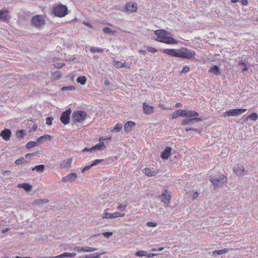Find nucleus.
Instances as JSON below:
<instances>
[{"mask_svg": "<svg viewBox=\"0 0 258 258\" xmlns=\"http://www.w3.org/2000/svg\"><path fill=\"white\" fill-rule=\"evenodd\" d=\"M165 54L172 57L184 59H190L195 57L196 52L185 47H181L179 49L166 48L162 50Z\"/></svg>", "mask_w": 258, "mask_h": 258, "instance_id": "1", "label": "nucleus"}, {"mask_svg": "<svg viewBox=\"0 0 258 258\" xmlns=\"http://www.w3.org/2000/svg\"><path fill=\"white\" fill-rule=\"evenodd\" d=\"M155 34L157 35L156 41L166 43L167 44H176L179 41L175 39L171 36V34L163 29H158L154 31Z\"/></svg>", "mask_w": 258, "mask_h": 258, "instance_id": "2", "label": "nucleus"}, {"mask_svg": "<svg viewBox=\"0 0 258 258\" xmlns=\"http://www.w3.org/2000/svg\"><path fill=\"white\" fill-rule=\"evenodd\" d=\"M53 13L55 16L62 18L68 14V10L66 6L58 4L53 7Z\"/></svg>", "mask_w": 258, "mask_h": 258, "instance_id": "3", "label": "nucleus"}, {"mask_svg": "<svg viewBox=\"0 0 258 258\" xmlns=\"http://www.w3.org/2000/svg\"><path fill=\"white\" fill-rule=\"evenodd\" d=\"M87 116V113L85 111L78 110L73 112L72 119L75 123H81L86 119Z\"/></svg>", "mask_w": 258, "mask_h": 258, "instance_id": "4", "label": "nucleus"}, {"mask_svg": "<svg viewBox=\"0 0 258 258\" xmlns=\"http://www.w3.org/2000/svg\"><path fill=\"white\" fill-rule=\"evenodd\" d=\"M31 22L32 26L40 28L45 24V17L43 15H35L32 18Z\"/></svg>", "mask_w": 258, "mask_h": 258, "instance_id": "5", "label": "nucleus"}, {"mask_svg": "<svg viewBox=\"0 0 258 258\" xmlns=\"http://www.w3.org/2000/svg\"><path fill=\"white\" fill-rule=\"evenodd\" d=\"M108 210V209H107L104 213L102 217L103 219H113L118 217H123L125 216L124 212H115L112 213H107L106 211Z\"/></svg>", "mask_w": 258, "mask_h": 258, "instance_id": "6", "label": "nucleus"}, {"mask_svg": "<svg viewBox=\"0 0 258 258\" xmlns=\"http://www.w3.org/2000/svg\"><path fill=\"white\" fill-rule=\"evenodd\" d=\"M210 180L215 187L221 186L227 181V178L224 175H222L219 178H211Z\"/></svg>", "mask_w": 258, "mask_h": 258, "instance_id": "7", "label": "nucleus"}, {"mask_svg": "<svg viewBox=\"0 0 258 258\" xmlns=\"http://www.w3.org/2000/svg\"><path fill=\"white\" fill-rule=\"evenodd\" d=\"M71 113V109L70 108L66 110L61 113L60 116V120L64 124H67L70 122V116Z\"/></svg>", "mask_w": 258, "mask_h": 258, "instance_id": "8", "label": "nucleus"}, {"mask_svg": "<svg viewBox=\"0 0 258 258\" xmlns=\"http://www.w3.org/2000/svg\"><path fill=\"white\" fill-rule=\"evenodd\" d=\"M246 111V109H231L225 113L224 116H237Z\"/></svg>", "mask_w": 258, "mask_h": 258, "instance_id": "9", "label": "nucleus"}, {"mask_svg": "<svg viewBox=\"0 0 258 258\" xmlns=\"http://www.w3.org/2000/svg\"><path fill=\"white\" fill-rule=\"evenodd\" d=\"M12 135V132L10 130L5 128L0 133V136L6 141L10 140Z\"/></svg>", "mask_w": 258, "mask_h": 258, "instance_id": "10", "label": "nucleus"}, {"mask_svg": "<svg viewBox=\"0 0 258 258\" xmlns=\"http://www.w3.org/2000/svg\"><path fill=\"white\" fill-rule=\"evenodd\" d=\"M143 110L145 114H151L153 113L154 107L152 106H150L146 102H144L143 103Z\"/></svg>", "mask_w": 258, "mask_h": 258, "instance_id": "11", "label": "nucleus"}, {"mask_svg": "<svg viewBox=\"0 0 258 258\" xmlns=\"http://www.w3.org/2000/svg\"><path fill=\"white\" fill-rule=\"evenodd\" d=\"M125 8L127 11L135 12L137 10L138 6L136 3L129 2L125 5Z\"/></svg>", "mask_w": 258, "mask_h": 258, "instance_id": "12", "label": "nucleus"}, {"mask_svg": "<svg viewBox=\"0 0 258 258\" xmlns=\"http://www.w3.org/2000/svg\"><path fill=\"white\" fill-rule=\"evenodd\" d=\"M9 11L6 10H0V20L4 21H9L10 19V16L8 15Z\"/></svg>", "mask_w": 258, "mask_h": 258, "instance_id": "13", "label": "nucleus"}, {"mask_svg": "<svg viewBox=\"0 0 258 258\" xmlns=\"http://www.w3.org/2000/svg\"><path fill=\"white\" fill-rule=\"evenodd\" d=\"M77 177V175L76 173H72L63 177L62 178V181L64 182H66L69 181H72L75 180Z\"/></svg>", "mask_w": 258, "mask_h": 258, "instance_id": "14", "label": "nucleus"}, {"mask_svg": "<svg viewBox=\"0 0 258 258\" xmlns=\"http://www.w3.org/2000/svg\"><path fill=\"white\" fill-rule=\"evenodd\" d=\"M171 148L169 147H166L161 154V158L163 159H167L171 155Z\"/></svg>", "mask_w": 258, "mask_h": 258, "instance_id": "15", "label": "nucleus"}, {"mask_svg": "<svg viewBox=\"0 0 258 258\" xmlns=\"http://www.w3.org/2000/svg\"><path fill=\"white\" fill-rule=\"evenodd\" d=\"M72 162V158H68L63 160L60 163V167L64 169L66 168H70Z\"/></svg>", "mask_w": 258, "mask_h": 258, "instance_id": "16", "label": "nucleus"}, {"mask_svg": "<svg viewBox=\"0 0 258 258\" xmlns=\"http://www.w3.org/2000/svg\"><path fill=\"white\" fill-rule=\"evenodd\" d=\"M136 125V123L133 121H128L125 123L124 130L126 133H129L132 130V128Z\"/></svg>", "mask_w": 258, "mask_h": 258, "instance_id": "17", "label": "nucleus"}, {"mask_svg": "<svg viewBox=\"0 0 258 258\" xmlns=\"http://www.w3.org/2000/svg\"><path fill=\"white\" fill-rule=\"evenodd\" d=\"M185 112V110L183 109H179L176 111H174L172 114V118H176L179 116L184 117L185 114L184 113Z\"/></svg>", "mask_w": 258, "mask_h": 258, "instance_id": "18", "label": "nucleus"}, {"mask_svg": "<svg viewBox=\"0 0 258 258\" xmlns=\"http://www.w3.org/2000/svg\"><path fill=\"white\" fill-rule=\"evenodd\" d=\"M185 112L184 113V114H185V115L184 117L196 118L199 115V113L195 111L187 110H185Z\"/></svg>", "mask_w": 258, "mask_h": 258, "instance_id": "19", "label": "nucleus"}, {"mask_svg": "<svg viewBox=\"0 0 258 258\" xmlns=\"http://www.w3.org/2000/svg\"><path fill=\"white\" fill-rule=\"evenodd\" d=\"M202 120V118L200 117H196L193 118H190V119H184L182 121V124L183 125H187L188 124H190V123L194 121H196L197 122L201 121Z\"/></svg>", "mask_w": 258, "mask_h": 258, "instance_id": "20", "label": "nucleus"}, {"mask_svg": "<svg viewBox=\"0 0 258 258\" xmlns=\"http://www.w3.org/2000/svg\"><path fill=\"white\" fill-rule=\"evenodd\" d=\"M171 200V195L167 194V190L162 195V201L165 204H168Z\"/></svg>", "mask_w": 258, "mask_h": 258, "instance_id": "21", "label": "nucleus"}, {"mask_svg": "<svg viewBox=\"0 0 258 258\" xmlns=\"http://www.w3.org/2000/svg\"><path fill=\"white\" fill-rule=\"evenodd\" d=\"M144 170L145 175L148 177L154 176L156 175L159 171L158 170L157 171H152L151 169L149 168H145Z\"/></svg>", "mask_w": 258, "mask_h": 258, "instance_id": "22", "label": "nucleus"}, {"mask_svg": "<svg viewBox=\"0 0 258 258\" xmlns=\"http://www.w3.org/2000/svg\"><path fill=\"white\" fill-rule=\"evenodd\" d=\"M209 72L215 75H219L220 74V72L218 66L215 65L211 67L209 70Z\"/></svg>", "mask_w": 258, "mask_h": 258, "instance_id": "23", "label": "nucleus"}, {"mask_svg": "<svg viewBox=\"0 0 258 258\" xmlns=\"http://www.w3.org/2000/svg\"><path fill=\"white\" fill-rule=\"evenodd\" d=\"M229 251V249L228 248H224L220 250H215L213 251L212 254L213 255L215 256L217 254L221 255L227 253Z\"/></svg>", "mask_w": 258, "mask_h": 258, "instance_id": "24", "label": "nucleus"}, {"mask_svg": "<svg viewBox=\"0 0 258 258\" xmlns=\"http://www.w3.org/2000/svg\"><path fill=\"white\" fill-rule=\"evenodd\" d=\"M51 139H52V137L51 136L48 135H44V136L39 137L37 139V142L40 143H42L43 141H46V140H50Z\"/></svg>", "mask_w": 258, "mask_h": 258, "instance_id": "25", "label": "nucleus"}, {"mask_svg": "<svg viewBox=\"0 0 258 258\" xmlns=\"http://www.w3.org/2000/svg\"><path fill=\"white\" fill-rule=\"evenodd\" d=\"M18 187L23 188L26 191H30L32 189V186L27 183L19 184Z\"/></svg>", "mask_w": 258, "mask_h": 258, "instance_id": "26", "label": "nucleus"}, {"mask_svg": "<svg viewBox=\"0 0 258 258\" xmlns=\"http://www.w3.org/2000/svg\"><path fill=\"white\" fill-rule=\"evenodd\" d=\"M244 171V167L243 166H238V167L236 168H234L233 169V172L236 174L237 175H241Z\"/></svg>", "mask_w": 258, "mask_h": 258, "instance_id": "27", "label": "nucleus"}, {"mask_svg": "<svg viewBox=\"0 0 258 258\" xmlns=\"http://www.w3.org/2000/svg\"><path fill=\"white\" fill-rule=\"evenodd\" d=\"M105 148V146L103 142H100L98 144L96 145L95 146L92 147V149L93 150H103Z\"/></svg>", "mask_w": 258, "mask_h": 258, "instance_id": "28", "label": "nucleus"}, {"mask_svg": "<svg viewBox=\"0 0 258 258\" xmlns=\"http://www.w3.org/2000/svg\"><path fill=\"white\" fill-rule=\"evenodd\" d=\"M87 79L85 76H80L77 78V82L82 85H85L86 83Z\"/></svg>", "mask_w": 258, "mask_h": 258, "instance_id": "29", "label": "nucleus"}, {"mask_svg": "<svg viewBox=\"0 0 258 258\" xmlns=\"http://www.w3.org/2000/svg\"><path fill=\"white\" fill-rule=\"evenodd\" d=\"M45 168V166L44 165H39L35 166L34 168H33L32 170H36L38 172H42L44 171Z\"/></svg>", "mask_w": 258, "mask_h": 258, "instance_id": "30", "label": "nucleus"}, {"mask_svg": "<svg viewBox=\"0 0 258 258\" xmlns=\"http://www.w3.org/2000/svg\"><path fill=\"white\" fill-rule=\"evenodd\" d=\"M112 64L116 68H122L125 67L123 63L117 60L113 61Z\"/></svg>", "mask_w": 258, "mask_h": 258, "instance_id": "31", "label": "nucleus"}, {"mask_svg": "<svg viewBox=\"0 0 258 258\" xmlns=\"http://www.w3.org/2000/svg\"><path fill=\"white\" fill-rule=\"evenodd\" d=\"M122 128V125L120 123H117L112 130H111V132H119Z\"/></svg>", "mask_w": 258, "mask_h": 258, "instance_id": "32", "label": "nucleus"}, {"mask_svg": "<svg viewBox=\"0 0 258 258\" xmlns=\"http://www.w3.org/2000/svg\"><path fill=\"white\" fill-rule=\"evenodd\" d=\"M257 118L258 115L256 113H252L251 114H250L247 117L246 119L248 120L249 119L254 121L256 120L257 119Z\"/></svg>", "mask_w": 258, "mask_h": 258, "instance_id": "33", "label": "nucleus"}, {"mask_svg": "<svg viewBox=\"0 0 258 258\" xmlns=\"http://www.w3.org/2000/svg\"><path fill=\"white\" fill-rule=\"evenodd\" d=\"M76 255V253H74V252H72V253L64 252V253L60 254V255H59V256L60 257H64V256L74 257Z\"/></svg>", "mask_w": 258, "mask_h": 258, "instance_id": "34", "label": "nucleus"}, {"mask_svg": "<svg viewBox=\"0 0 258 258\" xmlns=\"http://www.w3.org/2000/svg\"><path fill=\"white\" fill-rule=\"evenodd\" d=\"M38 142L37 141V142H34V141H30V142H29L27 145H26V147L28 149L29 148H33L36 146L38 144Z\"/></svg>", "mask_w": 258, "mask_h": 258, "instance_id": "35", "label": "nucleus"}, {"mask_svg": "<svg viewBox=\"0 0 258 258\" xmlns=\"http://www.w3.org/2000/svg\"><path fill=\"white\" fill-rule=\"evenodd\" d=\"M127 207V204H119L117 209L119 210L121 212H124L125 209H126Z\"/></svg>", "mask_w": 258, "mask_h": 258, "instance_id": "36", "label": "nucleus"}, {"mask_svg": "<svg viewBox=\"0 0 258 258\" xmlns=\"http://www.w3.org/2000/svg\"><path fill=\"white\" fill-rule=\"evenodd\" d=\"M103 31L104 32V33H106V34H114V33H115L116 32V31L111 30L108 27L103 28Z\"/></svg>", "mask_w": 258, "mask_h": 258, "instance_id": "37", "label": "nucleus"}, {"mask_svg": "<svg viewBox=\"0 0 258 258\" xmlns=\"http://www.w3.org/2000/svg\"><path fill=\"white\" fill-rule=\"evenodd\" d=\"M90 51L93 53H95L96 52H102L103 51H104V49L101 48H96L95 47H91Z\"/></svg>", "mask_w": 258, "mask_h": 258, "instance_id": "38", "label": "nucleus"}, {"mask_svg": "<svg viewBox=\"0 0 258 258\" xmlns=\"http://www.w3.org/2000/svg\"><path fill=\"white\" fill-rule=\"evenodd\" d=\"M83 250H84V252H89L95 251L97 250V248L88 247V246H86V247H83Z\"/></svg>", "mask_w": 258, "mask_h": 258, "instance_id": "39", "label": "nucleus"}, {"mask_svg": "<svg viewBox=\"0 0 258 258\" xmlns=\"http://www.w3.org/2000/svg\"><path fill=\"white\" fill-rule=\"evenodd\" d=\"M25 135V133L23 130H20L18 131L16 133V136L18 139H22L24 137Z\"/></svg>", "mask_w": 258, "mask_h": 258, "instance_id": "40", "label": "nucleus"}, {"mask_svg": "<svg viewBox=\"0 0 258 258\" xmlns=\"http://www.w3.org/2000/svg\"><path fill=\"white\" fill-rule=\"evenodd\" d=\"M147 255V252L143 250H139L136 252V255L138 256H146Z\"/></svg>", "mask_w": 258, "mask_h": 258, "instance_id": "41", "label": "nucleus"}, {"mask_svg": "<svg viewBox=\"0 0 258 258\" xmlns=\"http://www.w3.org/2000/svg\"><path fill=\"white\" fill-rule=\"evenodd\" d=\"M190 70L189 67L188 66H185L183 67L182 70L181 71L180 73L185 74L188 72Z\"/></svg>", "mask_w": 258, "mask_h": 258, "instance_id": "42", "label": "nucleus"}, {"mask_svg": "<svg viewBox=\"0 0 258 258\" xmlns=\"http://www.w3.org/2000/svg\"><path fill=\"white\" fill-rule=\"evenodd\" d=\"M100 254H89L86 255L85 258H99Z\"/></svg>", "mask_w": 258, "mask_h": 258, "instance_id": "43", "label": "nucleus"}, {"mask_svg": "<svg viewBox=\"0 0 258 258\" xmlns=\"http://www.w3.org/2000/svg\"><path fill=\"white\" fill-rule=\"evenodd\" d=\"M103 161V159H96L91 164V166H94L98 164V163L102 162Z\"/></svg>", "mask_w": 258, "mask_h": 258, "instance_id": "44", "label": "nucleus"}, {"mask_svg": "<svg viewBox=\"0 0 258 258\" xmlns=\"http://www.w3.org/2000/svg\"><path fill=\"white\" fill-rule=\"evenodd\" d=\"M54 66L56 68L60 69L62 68L64 66V63H56L54 64Z\"/></svg>", "mask_w": 258, "mask_h": 258, "instance_id": "45", "label": "nucleus"}, {"mask_svg": "<svg viewBox=\"0 0 258 258\" xmlns=\"http://www.w3.org/2000/svg\"><path fill=\"white\" fill-rule=\"evenodd\" d=\"M24 161V159L22 157L21 158H19L17 160H16L15 161V163L17 165H20L22 163V162H23Z\"/></svg>", "mask_w": 258, "mask_h": 258, "instance_id": "46", "label": "nucleus"}, {"mask_svg": "<svg viewBox=\"0 0 258 258\" xmlns=\"http://www.w3.org/2000/svg\"><path fill=\"white\" fill-rule=\"evenodd\" d=\"M147 50L152 53H155L157 51L155 48L152 47H148Z\"/></svg>", "mask_w": 258, "mask_h": 258, "instance_id": "47", "label": "nucleus"}, {"mask_svg": "<svg viewBox=\"0 0 258 258\" xmlns=\"http://www.w3.org/2000/svg\"><path fill=\"white\" fill-rule=\"evenodd\" d=\"M37 153H38V152H35V153H28V154H27L25 155V157L27 158H30V157H31L32 156H34L36 155Z\"/></svg>", "mask_w": 258, "mask_h": 258, "instance_id": "48", "label": "nucleus"}, {"mask_svg": "<svg viewBox=\"0 0 258 258\" xmlns=\"http://www.w3.org/2000/svg\"><path fill=\"white\" fill-rule=\"evenodd\" d=\"M147 225L149 227H155L157 225V223L153 222H149L147 223Z\"/></svg>", "mask_w": 258, "mask_h": 258, "instance_id": "49", "label": "nucleus"}, {"mask_svg": "<svg viewBox=\"0 0 258 258\" xmlns=\"http://www.w3.org/2000/svg\"><path fill=\"white\" fill-rule=\"evenodd\" d=\"M103 235L104 236H105L106 237H108L112 235V232H103Z\"/></svg>", "mask_w": 258, "mask_h": 258, "instance_id": "50", "label": "nucleus"}, {"mask_svg": "<svg viewBox=\"0 0 258 258\" xmlns=\"http://www.w3.org/2000/svg\"><path fill=\"white\" fill-rule=\"evenodd\" d=\"M52 118L51 117H47L46 119V124L51 125L52 124Z\"/></svg>", "mask_w": 258, "mask_h": 258, "instance_id": "51", "label": "nucleus"}, {"mask_svg": "<svg viewBox=\"0 0 258 258\" xmlns=\"http://www.w3.org/2000/svg\"><path fill=\"white\" fill-rule=\"evenodd\" d=\"M92 166H91V164L89 166H85L82 170V172H84L85 171L89 170Z\"/></svg>", "mask_w": 258, "mask_h": 258, "instance_id": "52", "label": "nucleus"}, {"mask_svg": "<svg viewBox=\"0 0 258 258\" xmlns=\"http://www.w3.org/2000/svg\"><path fill=\"white\" fill-rule=\"evenodd\" d=\"M75 249L78 251V252H84V250H83V247H76Z\"/></svg>", "mask_w": 258, "mask_h": 258, "instance_id": "53", "label": "nucleus"}, {"mask_svg": "<svg viewBox=\"0 0 258 258\" xmlns=\"http://www.w3.org/2000/svg\"><path fill=\"white\" fill-rule=\"evenodd\" d=\"M83 23L86 26H88V27H89L90 28H93V26H92V25L91 24H90L89 23H88V22H84Z\"/></svg>", "mask_w": 258, "mask_h": 258, "instance_id": "54", "label": "nucleus"}, {"mask_svg": "<svg viewBox=\"0 0 258 258\" xmlns=\"http://www.w3.org/2000/svg\"><path fill=\"white\" fill-rule=\"evenodd\" d=\"M93 150L92 149V148H85L83 150V152H85V151H93Z\"/></svg>", "mask_w": 258, "mask_h": 258, "instance_id": "55", "label": "nucleus"}, {"mask_svg": "<svg viewBox=\"0 0 258 258\" xmlns=\"http://www.w3.org/2000/svg\"><path fill=\"white\" fill-rule=\"evenodd\" d=\"M241 3L242 5L245 6L247 5L248 2L247 0H242Z\"/></svg>", "mask_w": 258, "mask_h": 258, "instance_id": "56", "label": "nucleus"}, {"mask_svg": "<svg viewBox=\"0 0 258 258\" xmlns=\"http://www.w3.org/2000/svg\"><path fill=\"white\" fill-rule=\"evenodd\" d=\"M156 255L155 254L152 253H149V254H147V255H146L147 256V257H149H149H153V256H154V255Z\"/></svg>", "mask_w": 258, "mask_h": 258, "instance_id": "57", "label": "nucleus"}, {"mask_svg": "<svg viewBox=\"0 0 258 258\" xmlns=\"http://www.w3.org/2000/svg\"><path fill=\"white\" fill-rule=\"evenodd\" d=\"M105 138L103 137H101L99 138V141L100 142H103V141H105Z\"/></svg>", "mask_w": 258, "mask_h": 258, "instance_id": "58", "label": "nucleus"}, {"mask_svg": "<svg viewBox=\"0 0 258 258\" xmlns=\"http://www.w3.org/2000/svg\"><path fill=\"white\" fill-rule=\"evenodd\" d=\"M181 106H182V104L180 103H177L175 104V107H181Z\"/></svg>", "mask_w": 258, "mask_h": 258, "instance_id": "59", "label": "nucleus"}, {"mask_svg": "<svg viewBox=\"0 0 258 258\" xmlns=\"http://www.w3.org/2000/svg\"><path fill=\"white\" fill-rule=\"evenodd\" d=\"M198 192H195V193L194 194V195H193V198H194V199L198 197Z\"/></svg>", "mask_w": 258, "mask_h": 258, "instance_id": "60", "label": "nucleus"}, {"mask_svg": "<svg viewBox=\"0 0 258 258\" xmlns=\"http://www.w3.org/2000/svg\"><path fill=\"white\" fill-rule=\"evenodd\" d=\"M159 107L163 109H165V110L166 109V108L165 106H164V105L162 104H160Z\"/></svg>", "mask_w": 258, "mask_h": 258, "instance_id": "61", "label": "nucleus"}, {"mask_svg": "<svg viewBox=\"0 0 258 258\" xmlns=\"http://www.w3.org/2000/svg\"><path fill=\"white\" fill-rule=\"evenodd\" d=\"M48 201L46 200H40L39 202H38V203H47Z\"/></svg>", "mask_w": 258, "mask_h": 258, "instance_id": "62", "label": "nucleus"}, {"mask_svg": "<svg viewBox=\"0 0 258 258\" xmlns=\"http://www.w3.org/2000/svg\"><path fill=\"white\" fill-rule=\"evenodd\" d=\"M111 139H112L111 137L110 136V137H108L107 138H105V140L110 141V140H111Z\"/></svg>", "mask_w": 258, "mask_h": 258, "instance_id": "63", "label": "nucleus"}, {"mask_svg": "<svg viewBox=\"0 0 258 258\" xmlns=\"http://www.w3.org/2000/svg\"><path fill=\"white\" fill-rule=\"evenodd\" d=\"M9 230V228H6V229L3 230L2 231V232H3V233H4L6 232L7 231H8Z\"/></svg>", "mask_w": 258, "mask_h": 258, "instance_id": "64", "label": "nucleus"}]
</instances>
